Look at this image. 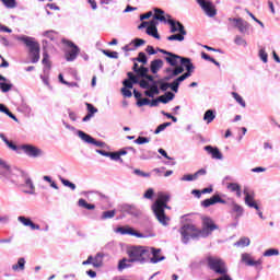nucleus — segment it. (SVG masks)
<instances>
[{
    "mask_svg": "<svg viewBox=\"0 0 280 280\" xmlns=\"http://www.w3.org/2000/svg\"><path fill=\"white\" fill-rule=\"evenodd\" d=\"M202 230L196 229V225L186 223L179 229L182 242L189 244L190 240H198L199 237H209L212 231H218L219 226L210 217H202Z\"/></svg>",
    "mask_w": 280,
    "mask_h": 280,
    "instance_id": "obj_1",
    "label": "nucleus"
},
{
    "mask_svg": "<svg viewBox=\"0 0 280 280\" xmlns=\"http://www.w3.org/2000/svg\"><path fill=\"white\" fill-rule=\"evenodd\" d=\"M128 258H122L118 261V270H126V268H131L130 264H148L150 261V247L145 246H132L128 249Z\"/></svg>",
    "mask_w": 280,
    "mask_h": 280,
    "instance_id": "obj_2",
    "label": "nucleus"
},
{
    "mask_svg": "<svg viewBox=\"0 0 280 280\" xmlns=\"http://www.w3.org/2000/svg\"><path fill=\"white\" fill-rule=\"evenodd\" d=\"M166 18H168L166 20L165 23H167L171 27L170 32L171 36L166 37L167 40H178L179 43H183V40H185V36H187V31L185 30V25H183V23H180V21H176L174 19H172V15L166 14ZM178 33V34H176Z\"/></svg>",
    "mask_w": 280,
    "mask_h": 280,
    "instance_id": "obj_3",
    "label": "nucleus"
},
{
    "mask_svg": "<svg viewBox=\"0 0 280 280\" xmlns=\"http://www.w3.org/2000/svg\"><path fill=\"white\" fill-rule=\"evenodd\" d=\"M16 40H21L28 48V54L32 58L33 65H36L40 60V44L30 36H15Z\"/></svg>",
    "mask_w": 280,
    "mask_h": 280,
    "instance_id": "obj_4",
    "label": "nucleus"
},
{
    "mask_svg": "<svg viewBox=\"0 0 280 280\" xmlns=\"http://www.w3.org/2000/svg\"><path fill=\"white\" fill-rule=\"evenodd\" d=\"M208 266L210 270H213V272H215V275H222L221 277H219L220 280H233L231 276L226 273L229 272V270L226 269V264H224L222 259L209 257Z\"/></svg>",
    "mask_w": 280,
    "mask_h": 280,
    "instance_id": "obj_5",
    "label": "nucleus"
},
{
    "mask_svg": "<svg viewBox=\"0 0 280 280\" xmlns=\"http://www.w3.org/2000/svg\"><path fill=\"white\" fill-rule=\"evenodd\" d=\"M165 209H171V207L160 201H155L152 205L153 213L162 226H168L170 224V217L165 215Z\"/></svg>",
    "mask_w": 280,
    "mask_h": 280,
    "instance_id": "obj_6",
    "label": "nucleus"
},
{
    "mask_svg": "<svg viewBox=\"0 0 280 280\" xmlns=\"http://www.w3.org/2000/svg\"><path fill=\"white\" fill-rule=\"evenodd\" d=\"M20 150L26 154V156H30V159H38L40 156L45 155V151H43L40 148L34 145V144H21Z\"/></svg>",
    "mask_w": 280,
    "mask_h": 280,
    "instance_id": "obj_7",
    "label": "nucleus"
},
{
    "mask_svg": "<svg viewBox=\"0 0 280 280\" xmlns=\"http://www.w3.org/2000/svg\"><path fill=\"white\" fill-rule=\"evenodd\" d=\"M61 43L67 45V47L72 48L71 50L66 51V60L68 62H73V60L78 58V54H80V47H78V45H75L73 42L65 38L61 40Z\"/></svg>",
    "mask_w": 280,
    "mask_h": 280,
    "instance_id": "obj_8",
    "label": "nucleus"
},
{
    "mask_svg": "<svg viewBox=\"0 0 280 280\" xmlns=\"http://www.w3.org/2000/svg\"><path fill=\"white\" fill-rule=\"evenodd\" d=\"M197 3L200 5L201 10H203L205 14L210 19H213L218 14V10L215 9V4L209 0H197Z\"/></svg>",
    "mask_w": 280,
    "mask_h": 280,
    "instance_id": "obj_9",
    "label": "nucleus"
},
{
    "mask_svg": "<svg viewBox=\"0 0 280 280\" xmlns=\"http://www.w3.org/2000/svg\"><path fill=\"white\" fill-rule=\"evenodd\" d=\"M78 137L84 141V143H90L91 145H95L96 148H106V142L104 141H97L95 138H93L91 135L82 131V130H78L77 131Z\"/></svg>",
    "mask_w": 280,
    "mask_h": 280,
    "instance_id": "obj_10",
    "label": "nucleus"
},
{
    "mask_svg": "<svg viewBox=\"0 0 280 280\" xmlns=\"http://www.w3.org/2000/svg\"><path fill=\"white\" fill-rule=\"evenodd\" d=\"M158 51L160 54H164V56H167L165 57V60L166 62L171 66V67H178V60L180 62V58H183V56L180 55H176L174 52H171V51H167L163 48H158Z\"/></svg>",
    "mask_w": 280,
    "mask_h": 280,
    "instance_id": "obj_11",
    "label": "nucleus"
},
{
    "mask_svg": "<svg viewBox=\"0 0 280 280\" xmlns=\"http://www.w3.org/2000/svg\"><path fill=\"white\" fill-rule=\"evenodd\" d=\"M226 205V200L222 199L220 194L213 195L211 198H207L200 202L203 209H209V207H213V205Z\"/></svg>",
    "mask_w": 280,
    "mask_h": 280,
    "instance_id": "obj_12",
    "label": "nucleus"
},
{
    "mask_svg": "<svg viewBox=\"0 0 280 280\" xmlns=\"http://www.w3.org/2000/svg\"><path fill=\"white\" fill-rule=\"evenodd\" d=\"M243 194L245 196V205L249 207V209H256L259 211V205L255 201V191L248 190V188H244Z\"/></svg>",
    "mask_w": 280,
    "mask_h": 280,
    "instance_id": "obj_13",
    "label": "nucleus"
},
{
    "mask_svg": "<svg viewBox=\"0 0 280 280\" xmlns=\"http://www.w3.org/2000/svg\"><path fill=\"white\" fill-rule=\"evenodd\" d=\"M228 21H234L235 27L241 34H248V31L250 30V24H248L246 20L242 18H229Z\"/></svg>",
    "mask_w": 280,
    "mask_h": 280,
    "instance_id": "obj_14",
    "label": "nucleus"
},
{
    "mask_svg": "<svg viewBox=\"0 0 280 280\" xmlns=\"http://www.w3.org/2000/svg\"><path fill=\"white\" fill-rule=\"evenodd\" d=\"M242 261L246 264V266H252L253 268H256V270L261 271L264 270V267L261 264H264V260L259 258L258 260H254L250 258V254H242Z\"/></svg>",
    "mask_w": 280,
    "mask_h": 280,
    "instance_id": "obj_15",
    "label": "nucleus"
},
{
    "mask_svg": "<svg viewBox=\"0 0 280 280\" xmlns=\"http://www.w3.org/2000/svg\"><path fill=\"white\" fill-rule=\"evenodd\" d=\"M20 176L24 178L25 187L27 188L24 190V194H28L30 196H34L36 187L34 186V182H32V178H30V175L25 173V171H19Z\"/></svg>",
    "mask_w": 280,
    "mask_h": 280,
    "instance_id": "obj_16",
    "label": "nucleus"
},
{
    "mask_svg": "<svg viewBox=\"0 0 280 280\" xmlns=\"http://www.w3.org/2000/svg\"><path fill=\"white\" fill-rule=\"evenodd\" d=\"M116 233H120V235H132L133 237H140L143 238L145 235L143 233L135 231V229L130 226H118L116 229Z\"/></svg>",
    "mask_w": 280,
    "mask_h": 280,
    "instance_id": "obj_17",
    "label": "nucleus"
},
{
    "mask_svg": "<svg viewBox=\"0 0 280 280\" xmlns=\"http://www.w3.org/2000/svg\"><path fill=\"white\" fill-rule=\"evenodd\" d=\"M149 253L150 256L152 255V257H149L150 264H159V261H165V256H160L161 248L149 247Z\"/></svg>",
    "mask_w": 280,
    "mask_h": 280,
    "instance_id": "obj_18",
    "label": "nucleus"
},
{
    "mask_svg": "<svg viewBox=\"0 0 280 280\" xmlns=\"http://www.w3.org/2000/svg\"><path fill=\"white\" fill-rule=\"evenodd\" d=\"M203 150H206V152H208V154H210L211 158L215 159L217 161H222V159H224V155H222V152L220 149H218V147L206 145Z\"/></svg>",
    "mask_w": 280,
    "mask_h": 280,
    "instance_id": "obj_19",
    "label": "nucleus"
},
{
    "mask_svg": "<svg viewBox=\"0 0 280 280\" xmlns=\"http://www.w3.org/2000/svg\"><path fill=\"white\" fill-rule=\"evenodd\" d=\"M128 79L122 81L124 89H132L135 84L139 82V77L135 75L132 72L127 73Z\"/></svg>",
    "mask_w": 280,
    "mask_h": 280,
    "instance_id": "obj_20",
    "label": "nucleus"
},
{
    "mask_svg": "<svg viewBox=\"0 0 280 280\" xmlns=\"http://www.w3.org/2000/svg\"><path fill=\"white\" fill-rule=\"evenodd\" d=\"M12 83L10 80L2 74H0V91L1 93H10L12 91Z\"/></svg>",
    "mask_w": 280,
    "mask_h": 280,
    "instance_id": "obj_21",
    "label": "nucleus"
},
{
    "mask_svg": "<svg viewBox=\"0 0 280 280\" xmlns=\"http://www.w3.org/2000/svg\"><path fill=\"white\" fill-rule=\"evenodd\" d=\"M0 139L10 150H13V152H16L18 154H21V145L19 147L14 144V142L10 141L3 133H0Z\"/></svg>",
    "mask_w": 280,
    "mask_h": 280,
    "instance_id": "obj_22",
    "label": "nucleus"
},
{
    "mask_svg": "<svg viewBox=\"0 0 280 280\" xmlns=\"http://www.w3.org/2000/svg\"><path fill=\"white\" fill-rule=\"evenodd\" d=\"M159 21H161V23H167V19L165 18V15H153V19L147 22L149 23L148 27L156 30V25H159Z\"/></svg>",
    "mask_w": 280,
    "mask_h": 280,
    "instance_id": "obj_23",
    "label": "nucleus"
},
{
    "mask_svg": "<svg viewBox=\"0 0 280 280\" xmlns=\"http://www.w3.org/2000/svg\"><path fill=\"white\" fill-rule=\"evenodd\" d=\"M161 69H163V59H154L153 61H151V65H150L151 73H154V74L159 73Z\"/></svg>",
    "mask_w": 280,
    "mask_h": 280,
    "instance_id": "obj_24",
    "label": "nucleus"
},
{
    "mask_svg": "<svg viewBox=\"0 0 280 280\" xmlns=\"http://www.w3.org/2000/svg\"><path fill=\"white\" fill-rule=\"evenodd\" d=\"M180 67H183V69H186V71L196 69V66H194V63L191 62V58L189 57L180 58Z\"/></svg>",
    "mask_w": 280,
    "mask_h": 280,
    "instance_id": "obj_25",
    "label": "nucleus"
},
{
    "mask_svg": "<svg viewBox=\"0 0 280 280\" xmlns=\"http://www.w3.org/2000/svg\"><path fill=\"white\" fill-rule=\"evenodd\" d=\"M160 97V103L161 104H170L172 100L176 97V95L173 92H165L164 95L159 96Z\"/></svg>",
    "mask_w": 280,
    "mask_h": 280,
    "instance_id": "obj_26",
    "label": "nucleus"
},
{
    "mask_svg": "<svg viewBox=\"0 0 280 280\" xmlns=\"http://www.w3.org/2000/svg\"><path fill=\"white\" fill-rule=\"evenodd\" d=\"M231 207L232 211L236 213V218H242L244 215V208L240 206L237 202L232 201Z\"/></svg>",
    "mask_w": 280,
    "mask_h": 280,
    "instance_id": "obj_27",
    "label": "nucleus"
},
{
    "mask_svg": "<svg viewBox=\"0 0 280 280\" xmlns=\"http://www.w3.org/2000/svg\"><path fill=\"white\" fill-rule=\"evenodd\" d=\"M215 119V109H208L203 114V121L211 124Z\"/></svg>",
    "mask_w": 280,
    "mask_h": 280,
    "instance_id": "obj_28",
    "label": "nucleus"
},
{
    "mask_svg": "<svg viewBox=\"0 0 280 280\" xmlns=\"http://www.w3.org/2000/svg\"><path fill=\"white\" fill-rule=\"evenodd\" d=\"M103 259L104 253H97L92 260V265L94 266V268H102Z\"/></svg>",
    "mask_w": 280,
    "mask_h": 280,
    "instance_id": "obj_29",
    "label": "nucleus"
},
{
    "mask_svg": "<svg viewBox=\"0 0 280 280\" xmlns=\"http://www.w3.org/2000/svg\"><path fill=\"white\" fill-rule=\"evenodd\" d=\"M156 156V152L150 150H142L140 155L141 161H150V159H154Z\"/></svg>",
    "mask_w": 280,
    "mask_h": 280,
    "instance_id": "obj_30",
    "label": "nucleus"
},
{
    "mask_svg": "<svg viewBox=\"0 0 280 280\" xmlns=\"http://www.w3.org/2000/svg\"><path fill=\"white\" fill-rule=\"evenodd\" d=\"M234 246L246 248V246H250V238L248 237H241L236 243H234Z\"/></svg>",
    "mask_w": 280,
    "mask_h": 280,
    "instance_id": "obj_31",
    "label": "nucleus"
},
{
    "mask_svg": "<svg viewBox=\"0 0 280 280\" xmlns=\"http://www.w3.org/2000/svg\"><path fill=\"white\" fill-rule=\"evenodd\" d=\"M42 63L44 66V73H47V70L51 69V65L49 63V55L47 52L43 54Z\"/></svg>",
    "mask_w": 280,
    "mask_h": 280,
    "instance_id": "obj_32",
    "label": "nucleus"
},
{
    "mask_svg": "<svg viewBox=\"0 0 280 280\" xmlns=\"http://www.w3.org/2000/svg\"><path fill=\"white\" fill-rule=\"evenodd\" d=\"M79 207L82 209H88V211H93L95 209V205L86 202L84 199H79L78 201Z\"/></svg>",
    "mask_w": 280,
    "mask_h": 280,
    "instance_id": "obj_33",
    "label": "nucleus"
},
{
    "mask_svg": "<svg viewBox=\"0 0 280 280\" xmlns=\"http://www.w3.org/2000/svg\"><path fill=\"white\" fill-rule=\"evenodd\" d=\"M133 62H141L142 65H148V55H145V52L140 51L138 54V57L132 59Z\"/></svg>",
    "mask_w": 280,
    "mask_h": 280,
    "instance_id": "obj_34",
    "label": "nucleus"
},
{
    "mask_svg": "<svg viewBox=\"0 0 280 280\" xmlns=\"http://www.w3.org/2000/svg\"><path fill=\"white\" fill-rule=\"evenodd\" d=\"M0 170H4V176H8V174H12V167L8 162L4 160L0 159Z\"/></svg>",
    "mask_w": 280,
    "mask_h": 280,
    "instance_id": "obj_35",
    "label": "nucleus"
},
{
    "mask_svg": "<svg viewBox=\"0 0 280 280\" xmlns=\"http://www.w3.org/2000/svg\"><path fill=\"white\" fill-rule=\"evenodd\" d=\"M147 34L148 36H152L153 38H156V40H161V35L159 34V28H152L147 27Z\"/></svg>",
    "mask_w": 280,
    "mask_h": 280,
    "instance_id": "obj_36",
    "label": "nucleus"
},
{
    "mask_svg": "<svg viewBox=\"0 0 280 280\" xmlns=\"http://www.w3.org/2000/svg\"><path fill=\"white\" fill-rule=\"evenodd\" d=\"M102 54H104V56H107V58H112L114 60H117V58H119V52L117 51L102 49Z\"/></svg>",
    "mask_w": 280,
    "mask_h": 280,
    "instance_id": "obj_37",
    "label": "nucleus"
},
{
    "mask_svg": "<svg viewBox=\"0 0 280 280\" xmlns=\"http://www.w3.org/2000/svg\"><path fill=\"white\" fill-rule=\"evenodd\" d=\"M12 270H25V258H19L18 264L12 266Z\"/></svg>",
    "mask_w": 280,
    "mask_h": 280,
    "instance_id": "obj_38",
    "label": "nucleus"
},
{
    "mask_svg": "<svg viewBox=\"0 0 280 280\" xmlns=\"http://www.w3.org/2000/svg\"><path fill=\"white\" fill-rule=\"evenodd\" d=\"M147 73H150V68L141 66L140 69L136 72V78H143L147 75Z\"/></svg>",
    "mask_w": 280,
    "mask_h": 280,
    "instance_id": "obj_39",
    "label": "nucleus"
},
{
    "mask_svg": "<svg viewBox=\"0 0 280 280\" xmlns=\"http://www.w3.org/2000/svg\"><path fill=\"white\" fill-rule=\"evenodd\" d=\"M122 210H124L126 213H129V215H138V213H137V208H135V206L125 205V206L122 207Z\"/></svg>",
    "mask_w": 280,
    "mask_h": 280,
    "instance_id": "obj_40",
    "label": "nucleus"
},
{
    "mask_svg": "<svg viewBox=\"0 0 280 280\" xmlns=\"http://www.w3.org/2000/svg\"><path fill=\"white\" fill-rule=\"evenodd\" d=\"M60 182L62 183V185L65 187H69V189H71L72 191H75V189H77L75 184H73L69 179H66L65 177H60Z\"/></svg>",
    "mask_w": 280,
    "mask_h": 280,
    "instance_id": "obj_41",
    "label": "nucleus"
},
{
    "mask_svg": "<svg viewBox=\"0 0 280 280\" xmlns=\"http://www.w3.org/2000/svg\"><path fill=\"white\" fill-rule=\"evenodd\" d=\"M232 96L237 102V104H240L243 108H246V102L241 95L237 94V92H232Z\"/></svg>",
    "mask_w": 280,
    "mask_h": 280,
    "instance_id": "obj_42",
    "label": "nucleus"
},
{
    "mask_svg": "<svg viewBox=\"0 0 280 280\" xmlns=\"http://www.w3.org/2000/svg\"><path fill=\"white\" fill-rule=\"evenodd\" d=\"M170 126H172V122H164L161 124L156 127V129L154 130V135H161V132H163V130H165V128H170Z\"/></svg>",
    "mask_w": 280,
    "mask_h": 280,
    "instance_id": "obj_43",
    "label": "nucleus"
},
{
    "mask_svg": "<svg viewBox=\"0 0 280 280\" xmlns=\"http://www.w3.org/2000/svg\"><path fill=\"white\" fill-rule=\"evenodd\" d=\"M115 213H116L115 210H107L103 212L101 218L102 220H110L112 218H115Z\"/></svg>",
    "mask_w": 280,
    "mask_h": 280,
    "instance_id": "obj_44",
    "label": "nucleus"
},
{
    "mask_svg": "<svg viewBox=\"0 0 280 280\" xmlns=\"http://www.w3.org/2000/svg\"><path fill=\"white\" fill-rule=\"evenodd\" d=\"M133 143H137V145H143L144 143H150V138L140 136L133 141Z\"/></svg>",
    "mask_w": 280,
    "mask_h": 280,
    "instance_id": "obj_45",
    "label": "nucleus"
},
{
    "mask_svg": "<svg viewBox=\"0 0 280 280\" xmlns=\"http://www.w3.org/2000/svg\"><path fill=\"white\" fill-rule=\"evenodd\" d=\"M43 180H45L46 183H49V184H50V187H51L52 189H59L58 184H56V183L54 182V179H51V176L45 175V176L43 177Z\"/></svg>",
    "mask_w": 280,
    "mask_h": 280,
    "instance_id": "obj_46",
    "label": "nucleus"
},
{
    "mask_svg": "<svg viewBox=\"0 0 280 280\" xmlns=\"http://www.w3.org/2000/svg\"><path fill=\"white\" fill-rule=\"evenodd\" d=\"M158 202H160V205H165V203L170 202V195H165L163 192H160Z\"/></svg>",
    "mask_w": 280,
    "mask_h": 280,
    "instance_id": "obj_47",
    "label": "nucleus"
},
{
    "mask_svg": "<svg viewBox=\"0 0 280 280\" xmlns=\"http://www.w3.org/2000/svg\"><path fill=\"white\" fill-rule=\"evenodd\" d=\"M85 106L88 108V115H92V117H94L95 113H97V107L93 106L91 103H85Z\"/></svg>",
    "mask_w": 280,
    "mask_h": 280,
    "instance_id": "obj_48",
    "label": "nucleus"
},
{
    "mask_svg": "<svg viewBox=\"0 0 280 280\" xmlns=\"http://www.w3.org/2000/svg\"><path fill=\"white\" fill-rule=\"evenodd\" d=\"M108 159H110L112 161H119L120 163H124V159L119 158V151L109 152Z\"/></svg>",
    "mask_w": 280,
    "mask_h": 280,
    "instance_id": "obj_49",
    "label": "nucleus"
},
{
    "mask_svg": "<svg viewBox=\"0 0 280 280\" xmlns=\"http://www.w3.org/2000/svg\"><path fill=\"white\" fill-rule=\"evenodd\" d=\"M18 221H20L21 224H23V226H30L32 219L27 218V217L20 215V217H18Z\"/></svg>",
    "mask_w": 280,
    "mask_h": 280,
    "instance_id": "obj_50",
    "label": "nucleus"
},
{
    "mask_svg": "<svg viewBox=\"0 0 280 280\" xmlns=\"http://www.w3.org/2000/svg\"><path fill=\"white\" fill-rule=\"evenodd\" d=\"M275 255L276 256L279 255V249H277V248H269V249L265 250V253H264V257H272Z\"/></svg>",
    "mask_w": 280,
    "mask_h": 280,
    "instance_id": "obj_51",
    "label": "nucleus"
},
{
    "mask_svg": "<svg viewBox=\"0 0 280 280\" xmlns=\"http://www.w3.org/2000/svg\"><path fill=\"white\" fill-rule=\"evenodd\" d=\"M149 90H151L155 95H159L161 93L159 90V81H153V83L150 84Z\"/></svg>",
    "mask_w": 280,
    "mask_h": 280,
    "instance_id": "obj_52",
    "label": "nucleus"
},
{
    "mask_svg": "<svg viewBox=\"0 0 280 280\" xmlns=\"http://www.w3.org/2000/svg\"><path fill=\"white\" fill-rule=\"evenodd\" d=\"M5 8L12 9L16 8V0H0Z\"/></svg>",
    "mask_w": 280,
    "mask_h": 280,
    "instance_id": "obj_53",
    "label": "nucleus"
},
{
    "mask_svg": "<svg viewBox=\"0 0 280 280\" xmlns=\"http://www.w3.org/2000/svg\"><path fill=\"white\" fill-rule=\"evenodd\" d=\"M56 31H46L43 33V36H46V38H49V40H56Z\"/></svg>",
    "mask_w": 280,
    "mask_h": 280,
    "instance_id": "obj_54",
    "label": "nucleus"
},
{
    "mask_svg": "<svg viewBox=\"0 0 280 280\" xmlns=\"http://www.w3.org/2000/svg\"><path fill=\"white\" fill-rule=\"evenodd\" d=\"M133 174H136V176H141L142 178H150L151 176L150 173H145L139 168L133 170Z\"/></svg>",
    "mask_w": 280,
    "mask_h": 280,
    "instance_id": "obj_55",
    "label": "nucleus"
},
{
    "mask_svg": "<svg viewBox=\"0 0 280 280\" xmlns=\"http://www.w3.org/2000/svg\"><path fill=\"white\" fill-rule=\"evenodd\" d=\"M168 86H170L171 91H173V93H178L180 83H177V81L175 79L172 83H168Z\"/></svg>",
    "mask_w": 280,
    "mask_h": 280,
    "instance_id": "obj_56",
    "label": "nucleus"
},
{
    "mask_svg": "<svg viewBox=\"0 0 280 280\" xmlns=\"http://www.w3.org/2000/svg\"><path fill=\"white\" fill-rule=\"evenodd\" d=\"M260 60H262V62H268V52H266V48H261L259 50V54H258Z\"/></svg>",
    "mask_w": 280,
    "mask_h": 280,
    "instance_id": "obj_57",
    "label": "nucleus"
},
{
    "mask_svg": "<svg viewBox=\"0 0 280 280\" xmlns=\"http://www.w3.org/2000/svg\"><path fill=\"white\" fill-rule=\"evenodd\" d=\"M234 43H235V45H240L243 47H246V45H247L246 39L242 38V36H240V35H236Z\"/></svg>",
    "mask_w": 280,
    "mask_h": 280,
    "instance_id": "obj_58",
    "label": "nucleus"
},
{
    "mask_svg": "<svg viewBox=\"0 0 280 280\" xmlns=\"http://www.w3.org/2000/svg\"><path fill=\"white\" fill-rule=\"evenodd\" d=\"M180 180L191 183L192 180H196V176L194 174H186L183 177H180Z\"/></svg>",
    "mask_w": 280,
    "mask_h": 280,
    "instance_id": "obj_59",
    "label": "nucleus"
},
{
    "mask_svg": "<svg viewBox=\"0 0 280 280\" xmlns=\"http://www.w3.org/2000/svg\"><path fill=\"white\" fill-rule=\"evenodd\" d=\"M137 106L141 108L142 106H150V98H140L137 101Z\"/></svg>",
    "mask_w": 280,
    "mask_h": 280,
    "instance_id": "obj_60",
    "label": "nucleus"
},
{
    "mask_svg": "<svg viewBox=\"0 0 280 280\" xmlns=\"http://www.w3.org/2000/svg\"><path fill=\"white\" fill-rule=\"evenodd\" d=\"M158 84H160V91L165 92V91H167V89H170V83L165 82L163 80H159Z\"/></svg>",
    "mask_w": 280,
    "mask_h": 280,
    "instance_id": "obj_61",
    "label": "nucleus"
},
{
    "mask_svg": "<svg viewBox=\"0 0 280 280\" xmlns=\"http://www.w3.org/2000/svg\"><path fill=\"white\" fill-rule=\"evenodd\" d=\"M185 72V68H183V66H177L175 69H173L172 73L173 75L176 78L178 75H180V73Z\"/></svg>",
    "mask_w": 280,
    "mask_h": 280,
    "instance_id": "obj_62",
    "label": "nucleus"
},
{
    "mask_svg": "<svg viewBox=\"0 0 280 280\" xmlns=\"http://www.w3.org/2000/svg\"><path fill=\"white\" fill-rule=\"evenodd\" d=\"M242 186H240V184H237V183H230V184H228V189H230V191H238L240 190V188H241Z\"/></svg>",
    "mask_w": 280,
    "mask_h": 280,
    "instance_id": "obj_63",
    "label": "nucleus"
},
{
    "mask_svg": "<svg viewBox=\"0 0 280 280\" xmlns=\"http://www.w3.org/2000/svg\"><path fill=\"white\" fill-rule=\"evenodd\" d=\"M137 84H139L140 89H147V90L150 89V82H148L147 80H139L138 79Z\"/></svg>",
    "mask_w": 280,
    "mask_h": 280,
    "instance_id": "obj_64",
    "label": "nucleus"
}]
</instances>
